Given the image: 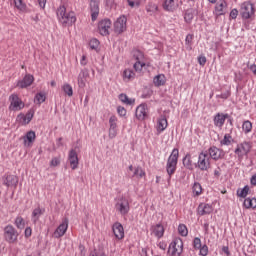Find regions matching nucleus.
Here are the masks:
<instances>
[{"label":"nucleus","mask_w":256,"mask_h":256,"mask_svg":"<svg viewBox=\"0 0 256 256\" xmlns=\"http://www.w3.org/2000/svg\"><path fill=\"white\" fill-rule=\"evenodd\" d=\"M57 19L62 27H72L77 22V16L75 12L68 11L65 5H60L56 11Z\"/></svg>","instance_id":"obj_1"},{"label":"nucleus","mask_w":256,"mask_h":256,"mask_svg":"<svg viewBox=\"0 0 256 256\" xmlns=\"http://www.w3.org/2000/svg\"><path fill=\"white\" fill-rule=\"evenodd\" d=\"M251 149H253V144L249 141L238 143L234 150L235 157H237L238 161H243L249 157Z\"/></svg>","instance_id":"obj_2"},{"label":"nucleus","mask_w":256,"mask_h":256,"mask_svg":"<svg viewBox=\"0 0 256 256\" xmlns=\"http://www.w3.org/2000/svg\"><path fill=\"white\" fill-rule=\"evenodd\" d=\"M179 161V149L174 148L168 157L167 164H166V171L169 175V181H171V176L175 174L177 171V162Z\"/></svg>","instance_id":"obj_3"},{"label":"nucleus","mask_w":256,"mask_h":256,"mask_svg":"<svg viewBox=\"0 0 256 256\" xmlns=\"http://www.w3.org/2000/svg\"><path fill=\"white\" fill-rule=\"evenodd\" d=\"M4 241L10 245H15L19 241V232L11 224L4 228Z\"/></svg>","instance_id":"obj_4"},{"label":"nucleus","mask_w":256,"mask_h":256,"mask_svg":"<svg viewBox=\"0 0 256 256\" xmlns=\"http://www.w3.org/2000/svg\"><path fill=\"white\" fill-rule=\"evenodd\" d=\"M183 255V240L175 238L169 245L168 256H181Z\"/></svg>","instance_id":"obj_5"},{"label":"nucleus","mask_w":256,"mask_h":256,"mask_svg":"<svg viewBox=\"0 0 256 256\" xmlns=\"http://www.w3.org/2000/svg\"><path fill=\"white\" fill-rule=\"evenodd\" d=\"M240 15L242 19H253L255 15V6L253 3L246 1L240 5Z\"/></svg>","instance_id":"obj_6"},{"label":"nucleus","mask_w":256,"mask_h":256,"mask_svg":"<svg viewBox=\"0 0 256 256\" xmlns=\"http://www.w3.org/2000/svg\"><path fill=\"white\" fill-rule=\"evenodd\" d=\"M197 167L200 171H209L211 169V157L207 152H201L198 155Z\"/></svg>","instance_id":"obj_7"},{"label":"nucleus","mask_w":256,"mask_h":256,"mask_svg":"<svg viewBox=\"0 0 256 256\" xmlns=\"http://www.w3.org/2000/svg\"><path fill=\"white\" fill-rule=\"evenodd\" d=\"M133 58L136 61L133 65L134 70L136 71V73H142L143 68L146 65L145 64V54H143V52H141L140 50H135L133 52Z\"/></svg>","instance_id":"obj_8"},{"label":"nucleus","mask_w":256,"mask_h":256,"mask_svg":"<svg viewBox=\"0 0 256 256\" xmlns=\"http://www.w3.org/2000/svg\"><path fill=\"white\" fill-rule=\"evenodd\" d=\"M115 209L120 213V215H127L131 210V206L129 205V200L125 197H121L117 200L115 204Z\"/></svg>","instance_id":"obj_9"},{"label":"nucleus","mask_w":256,"mask_h":256,"mask_svg":"<svg viewBox=\"0 0 256 256\" xmlns=\"http://www.w3.org/2000/svg\"><path fill=\"white\" fill-rule=\"evenodd\" d=\"M10 105L9 110L10 111H21V109L25 108V103L21 98H19V95L12 94L9 97Z\"/></svg>","instance_id":"obj_10"},{"label":"nucleus","mask_w":256,"mask_h":256,"mask_svg":"<svg viewBox=\"0 0 256 256\" xmlns=\"http://www.w3.org/2000/svg\"><path fill=\"white\" fill-rule=\"evenodd\" d=\"M67 229H69V218H64L53 233L54 239H61L67 233Z\"/></svg>","instance_id":"obj_11"},{"label":"nucleus","mask_w":256,"mask_h":256,"mask_svg":"<svg viewBox=\"0 0 256 256\" xmlns=\"http://www.w3.org/2000/svg\"><path fill=\"white\" fill-rule=\"evenodd\" d=\"M114 31L121 35V33H125L127 31V16L121 15L117 20L114 22Z\"/></svg>","instance_id":"obj_12"},{"label":"nucleus","mask_w":256,"mask_h":256,"mask_svg":"<svg viewBox=\"0 0 256 256\" xmlns=\"http://www.w3.org/2000/svg\"><path fill=\"white\" fill-rule=\"evenodd\" d=\"M193 248L196 251H199V255L201 256H207L209 255V246L207 244L202 245L201 244V238L195 237L193 240Z\"/></svg>","instance_id":"obj_13"},{"label":"nucleus","mask_w":256,"mask_h":256,"mask_svg":"<svg viewBox=\"0 0 256 256\" xmlns=\"http://www.w3.org/2000/svg\"><path fill=\"white\" fill-rule=\"evenodd\" d=\"M35 115V110L30 109L26 114H19L16 118V121L20 123V125H29L31 121L33 120V117Z\"/></svg>","instance_id":"obj_14"},{"label":"nucleus","mask_w":256,"mask_h":256,"mask_svg":"<svg viewBox=\"0 0 256 256\" xmlns=\"http://www.w3.org/2000/svg\"><path fill=\"white\" fill-rule=\"evenodd\" d=\"M111 20L109 19H104L101 20L98 23V33H100V35H102L103 37H107V35H109V31L111 30Z\"/></svg>","instance_id":"obj_15"},{"label":"nucleus","mask_w":256,"mask_h":256,"mask_svg":"<svg viewBox=\"0 0 256 256\" xmlns=\"http://www.w3.org/2000/svg\"><path fill=\"white\" fill-rule=\"evenodd\" d=\"M68 161L70 167L73 171L79 168V155L77 154V150L71 149L68 153Z\"/></svg>","instance_id":"obj_16"},{"label":"nucleus","mask_w":256,"mask_h":256,"mask_svg":"<svg viewBox=\"0 0 256 256\" xmlns=\"http://www.w3.org/2000/svg\"><path fill=\"white\" fill-rule=\"evenodd\" d=\"M227 1L219 0L214 8L213 14L215 17H221V15H225L227 13Z\"/></svg>","instance_id":"obj_17"},{"label":"nucleus","mask_w":256,"mask_h":256,"mask_svg":"<svg viewBox=\"0 0 256 256\" xmlns=\"http://www.w3.org/2000/svg\"><path fill=\"white\" fill-rule=\"evenodd\" d=\"M33 81H35V77L31 74H26L22 80L17 82L16 87H19V89H27V87L33 85Z\"/></svg>","instance_id":"obj_18"},{"label":"nucleus","mask_w":256,"mask_h":256,"mask_svg":"<svg viewBox=\"0 0 256 256\" xmlns=\"http://www.w3.org/2000/svg\"><path fill=\"white\" fill-rule=\"evenodd\" d=\"M112 231L114 233V236L118 241H121V239L125 238V229L123 228V225L119 222H116L112 226Z\"/></svg>","instance_id":"obj_19"},{"label":"nucleus","mask_w":256,"mask_h":256,"mask_svg":"<svg viewBox=\"0 0 256 256\" xmlns=\"http://www.w3.org/2000/svg\"><path fill=\"white\" fill-rule=\"evenodd\" d=\"M209 157L214 159V161H219V159H223L225 157V152L215 146H212L208 149Z\"/></svg>","instance_id":"obj_20"},{"label":"nucleus","mask_w":256,"mask_h":256,"mask_svg":"<svg viewBox=\"0 0 256 256\" xmlns=\"http://www.w3.org/2000/svg\"><path fill=\"white\" fill-rule=\"evenodd\" d=\"M229 119V114H223V113H217L214 116V125L215 127H218L219 129H222L225 125V121Z\"/></svg>","instance_id":"obj_21"},{"label":"nucleus","mask_w":256,"mask_h":256,"mask_svg":"<svg viewBox=\"0 0 256 256\" xmlns=\"http://www.w3.org/2000/svg\"><path fill=\"white\" fill-rule=\"evenodd\" d=\"M169 127V122L167 121V118L165 116H161L160 118L157 119L156 121V131L159 134L163 133L165 129Z\"/></svg>","instance_id":"obj_22"},{"label":"nucleus","mask_w":256,"mask_h":256,"mask_svg":"<svg viewBox=\"0 0 256 256\" xmlns=\"http://www.w3.org/2000/svg\"><path fill=\"white\" fill-rule=\"evenodd\" d=\"M19 183V178L15 175H6L3 177V185L6 187H17Z\"/></svg>","instance_id":"obj_23"},{"label":"nucleus","mask_w":256,"mask_h":256,"mask_svg":"<svg viewBox=\"0 0 256 256\" xmlns=\"http://www.w3.org/2000/svg\"><path fill=\"white\" fill-rule=\"evenodd\" d=\"M90 11H91L92 21H97V17H99V1L97 0L90 1Z\"/></svg>","instance_id":"obj_24"},{"label":"nucleus","mask_w":256,"mask_h":256,"mask_svg":"<svg viewBox=\"0 0 256 256\" xmlns=\"http://www.w3.org/2000/svg\"><path fill=\"white\" fill-rule=\"evenodd\" d=\"M147 105L141 104L136 108V117L139 121H145L147 119Z\"/></svg>","instance_id":"obj_25"},{"label":"nucleus","mask_w":256,"mask_h":256,"mask_svg":"<svg viewBox=\"0 0 256 256\" xmlns=\"http://www.w3.org/2000/svg\"><path fill=\"white\" fill-rule=\"evenodd\" d=\"M198 215H211L213 213V206L207 203H200L198 206Z\"/></svg>","instance_id":"obj_26"},{"label":"nucleus","mask_w":256,"mask_h":256,"mask_svg":"<svg viewBox=\"0 0 256 256\" xmlns=\"http://www.w3.org/2000/svg\"><path fill=\"white\" fill-rule=\"evenodd\" d=\"M129 171H132V178L136 177V179H143V177H145L146 173L145 170H143V168H141L140 166L138 167H133V165H130L128 167Z\"/></svg>","instance_id":"obj_27"},{"label":"nucleus","mask_w":256,"mask_h":256,"mask_svg":"<svg viewBox=\"0 0 256 256\" xmlns=\"http://www.w3.org/2000/svg\"><path fill=\"white\" fill-rule=\"evenodd\" d=\"M162 7H163L164 11L173 13V11H176V9H177V7H179V5L177 4V2H175V0H164Z\"/></svg>","instance_id":"obj_28"},{"label":"nucleus","mask_w":256,"mask_h":256,"mask_svg":"<svg viewBox=\"0 0 256 256\" xmlns=\"http://www.w3.org/2000/svg\"><path fill=\"white\" fill-rule=\"evenodd\" d=\"M36 135L34 131H29L26 133V135L23 137L24 146L25 147H32L33 143H35Z\"/></svg>","instance_id":"obj_29"},{"label":"nucleus","mask_w":256,"mask_h":256,"mask_svg":"<svg viewBox=\"0 0 256 256\" xmlns=\"http://www.w3.org/2000/svg\"><path fill=\"white\" fill-rule=\"evenodd\" d=\"M151 232L157 239H161L163 235H165V227L162 224L153 225L151 227Z\"/></svg>","instance_id":"obj_30"},{"label":"nucleus","mask_w":256,"mask_h":256,"mask_svg":"<svg viewBox=\"0 0 256 256\" xmlns=\"http://www.w3.org/2000/svg\"><path fill=\"white\" fill-rule=\"evenodd\" d=\"M153 83L155 87H163V85L167 83V77L165 76V74H158L154 77Z\"/></svg>","instance_id":"obj_31"},{"label":"nucleus","mask_w":256,"mask_h":256,"mask_svg":"<svg viewBox=\"0 0 256 256\" xmlns=\"http://www.w3.org/2000/svg\"><path fill=\"white\" fill-rule=\"evenodd\" d=\"M45 213V209H41L40 207H37L32 212V221L33 223H37L39 219L41 218V215Z\"/></svg>","instance_id":"obj_32"},{"label":"nucleus","mask_w":256,"mask_h":256,"mask_svg":"<svg viewBox=\"0 0 256 256\" xmlns=\"http://www.w3.org/2000/svg\"><path fill=\"white\" fill-rule=\"evenodd\" d=\"M14 225L17 229H20V231H23L25 229V218L23 216H17L14 220Z\"/></svg>","instance_id":"obj_33"},{"label":"nucleus","mask_w":256,"mask_h":256,"mask_svg":"<svg viewBox=\"0 0 256 256\" xmlns=\"http://www.w3.org/2000/svg\"><path fill=\"white\" fill-rule=\"evenodd\" d=\"M243 207H245V209H256V198H245Z\"/></svg>","instance_id":"obj_34"},{"label":"nucleus","mask_w":256,"mask_h":256,"mask_svg":"<svg viewBox=\"0 0 256 256\" xmlns=\"http://www.w3.org/2000/svg\"><path fill=\"white\" fill-rule=\"evenodd\" d=\"M183 165L186 167V169H189L190 171H193V160L191 159V154H186V156L183 158Z\"/></svg>","instance_id":"obj_35"},{"label":"nucleus","mask_w":256,"mask_h":256,"mask_svg":"<svg viewBox=\"0 0 256 256\" xmlns=\"http://www.w3.org/2000/svg\"><path fill=\"white\" fill-rule=\"evenodd\" d=\"M192 193L193 197H199V195H202L203 187L199 182H195L194 185L192 186Z\"/></svg>","instance_id":"obj_36"},{"label":"nucleus","mask_w":256,"mask_h":256,"mask_svg":"<svg viewBox=\"0 0 256 256\" xmlns=\"http://www.w3.org/2000/svg\"><path fill=\"white\" fill-rule=\"evenodd\" d=\"M86 83H87V74L81 71L78 75V86L80 87V89H84Z\"/></svg>","instance_id":"obj_37"},{"label":"nucleus","mask_w":256,"mask_h":256,"mask_svg":"<svg viewBox=\"0 0 256 256\" xmlns=\"http://www.w3.org/2000/svg\"><path fill=\"white\" fill-rule=\"evenodd\" d=\"M14 5L18 11L22 13H27V4L23 2V0H14Z\"/></svg>","instance_id":"obj_38"},{"label":"nucleus","mask_w":256,"mask_h":256,"mask_svg":"<svg viewBox=\"0 0 256 256\" xmlns=\"http://www.w3.org/2000/svg\"><path fill=\"white\" fill-rule=\"evenodd\" d=\"M123 79L124 81H131L132 79H135V72L131 69H125L123 71Z\"/></svg>","instance_id":"obj_39"},{"label":"nucleus","mask_w":256,"mask_h":256,"mask_svg":"<svg viewBox=\"0 0 256 256\" xmlns=\"http://www.w3.org/2000/svg\"><path fill=\"white\" fill-rule=\"evenodd\" d=\"M119 100L124 103L125 105H134L135 99L127 97L126 94H120Z\"/></svg>","instance_id":"obj_40"},{"label":"nucleus","mask_w":256,"mask_h":256,"mask_svg":"<svg viewBox=\"0 0 256 256\" xmlns=\"http://www.w3.org/2000/svg\"><path fill=\"white\" fill-rule=\"evenodd\" d=\"M62 91L67 95L68 97H73V86L69 83H65L62 86Z\"/></svg>","instance_id":"obj_41"},{"label":"nucleus","mask_w":256,"mask_h":256,"mask_svg":"<svg viewBox=\"0 0 256 256\" xmlns=\"http://www.w3.org/2000/svg\"><path fill=\"white\" fill-rule=\"evenodd\" d=\"M193 39H194L193 34H188L186 36L185 45H186L187 51H191L193 49Z\"/></svg>","instance_id":"obj_42"},{"label":"nucleus","mask_w":256,"mask_h":256,"mask_svg":"<svg viewBox=\"0 0 256 256\" xmlns=\"http://www.w3.org/2000/svg\"><path fill=\"white\" fill-rule=\"evenodd\" d=\"M194 15H195V11H193V9L186 10L184 14V21L186 23H191V21H193Z\"/></svg>","instance_id":"obj_43"},{"label":"nucleus","mask_w":256,"mask_h":256,"mask_svg":"<svg viewBox=\"0 0 256 256\" xmlns=\"http://www.w3.org/2000/svg\"><path fill=\"white\" fill-rule=\"evenodd\" d=\"M242 130L246 134L251 133V131H253V123H251L249 120L244 121L242 124Z\"/></svg>","instance_id":"obj_44"},{"label":"nucleus","mask_w":256,"mask_h":256,"mask_svg":"<svg viewBox=\"0 0 256 256\" xmlns=\"http://www.w3.org/2000/svg\"><path fill=\"white\" fill-rule=\"evenodd\" d=\"M231 143H233V137L231 136V134H225L224 138L220 141L221 146H229L231 145Z\"/></svg>","instance_id":"obj_45"},{"label":"nucleus","mask_w":256,"mask_h":256,"mask_svg":"<svg viewBox=\"0 0 256 256\" xmlns=\"http://www.w3.org/2000/svg\"><path fill=\"white\" fill-rule=\"evenodd\" d=\"M147 13H150V15H153V13H157L159 11V6L155 3H149L146 6Z\"/></svg>","instance_id":"obj_46"},{"label":"nucleus","mask_w":256,"mask_h":256,"mask_svg":"<svg viewBox=\"0 0 256 256\" xmlns=\"http://www.w3.org/2000/svg\"><path fill=\"white\" fill-rule=\"evenodd\" d=\"M247 195H249V186H245L244 188L237 190L238 197L245 199V197H247Z\"/></svg>","instance_id":"obj_47"},{"label":"nucleus","mask_w":256,"mask_h":256,"mask_svg":"<svg viewBox=\"0 0 256 256\" xmlns=\"http://www.w3.org/2000/svg\"><path fill=\"white\" fill-rule=\"evenodd\" d=\"M178 233L182 237H187V235H189V230L187 229V226L185 224H180L178 226Z\"/></svg>","instance_id":"obj_48"},{"label":"nucleus","mask_w":256,"mask_h":256,"mask_svg":"<svg viewBox=\"0 0 256 256\" xmlns=\"http://www.w3.org/2000/svg\"><path fill=\"white\" fill-rule=\"evenodd\" d=\"M99 40H97V38H92L89 42V47L90 49H92L93 51H97V49L99 48Z\"/></svg>","instance_id":"obj_49"},{"label":"nucleus","mask_w":256,"mask_h":256,"mask_svg":"<svg viewBox=\"0 0 256 256\" xmlns=\"http://www.w3.org/2000/svg\"><path fill=\"white\" fill-rule=\"evenodd\" d=\"M45 94L43 93H38L36 94L34 101L37 103V105H41V103H45Z\"/></svg>","instance_id":"obj_50"},{"label":"nucleus","mask_w":256,"mask_h":256,"mask_svg":"<svg viewBox=\"0 0 256 256\" xmlns=\"http://www.w3.org/2000/svg\"><path fill=\"white\" fill-rule=\"evenodd\" d=\"M110 129H117V116H111L109 119Z\"/></svg>","instance_id":"obj_51"},{"label":"nucleus","mask_w":256,"mask_h":256,"mask_svg":"<svg viewBox=\"0 0 256 256\" xmlns=\"http://www.w3.org/2000/svg\"><path fill=\"white\" fill-rule=\"evenodd\" d=\"M59 165H61V159L57 157L52 158L50 161V167H59Z\"/></svg>","instance_id":"obj_52"},{"label":"nucleus","mask_w":256,"mask_h":256,"mask_svg":"<svg viewBox=\"0 0 256 256\" xmlns=\"http://www.w3.org/2000/svg\"><path fill=\"white\" fill-rule=\"evenodd\" d=\"M108 137L109 139H115L117 137V128H109Z\"/></svg>","instance_id":"obj_53"},{"label":"nucleus","mask_w":256,"mask_h":256,"mask_svg":"<svg viewBox=\"0 0 256 256\" xmlns=\"http://www.w3.org/2000/svg\"><path fill=\"white\" fill-rule=\"evenodd\" d=\"M117 112L120 117H125V115H127V110L123 106H119Z\"/></svg>","instance_id":"obj_54"},{"label":"nucleus","mask_w":256,"mask_h":256,"mask_svg":"<svg viewBox=\"0 0 256 256\" xmlns=\"http://www.w3.org/2000/svg\"><path fill=\"white\" fill-rule=\"evenodd\" d=\"M24 235L26 239H29V237H31V235H33V229H31V227H26L25 231H24Z\"/></svg>","instance_id":"obj_55"},{"label":"nucleus","mask_w":256,"mask_h":256,"mask_svg":"<svg viewBox=\"0 0 256 256\" xmlns=\"http://www.w3.org/2000/svg\"><path fill=\"white\" fill-rule=\"evenodd\" d=\"M219 99H229L231 97V91H226L220 95H217Z\"/></svg>","instance_id":"obj_56"},{"label":"nucleus","mask_w":256,"mask_h":256,"mask_svg":"<svg viewBox=\"0 0 256 256\" xmlns=\"http://www.w3.org/2000/svg\"><path fill=\"white\" fill-rule=\"evenodd\" d=\"M238 15H239V10H237L235 8L231 10V12H230L231 19H237Z\"/></svg>","instance_id":"obj_57"},{"label":"nucleus","mask_w":256,"mask_h":256,"mask_svg":"<svg viewBox=\"0 0 256 256\" xmlns=\"http://www.w3.org/2000/svg\"><path fill=\"white\" fill-rule=\"evenodd\" d=\"M198 63L202 67H204L205 63H207V58L205 56H199L198 57Z\"/></svg>","instance_id":"obj_58"},{"label":"nucleus","mask_w":256,"mask_h":256,"mask_svg":"<svg viewBox=\"0 0 256 256\" xmlns=\"http://www.w3.org/2000/svg\"><path fill=\"white\" fill-rule=\"evenodd\" d=\"M221 173H222L221 168L220 167L216 168L214 170V177H217V178L221 177Z\"/></svg>","instance_id":"obj_59"},{"label":"nucleus","mask_w":256,"mask_h":256,"mask_svg":"<svg viewBox=\"0 0 256 256\" xmlns=\"http://www.w3.org/2000/svg\"><path fill=\"white\" fill-rule=\"evenodd\" d=\"M80 65H82L83 67H85V65H87V56L83 55L81 60H80Z\"/></svg>","instance_id":"obj_60"},{"label":"nucleus","mask_w":256,"mask_h":256,"mask_svg":"<svg viewBox=\"0 0 256 256\" xmlns=\"http://www.w3.org/2000/svg\"><path fill=\"white\" fill-rule=\"evenodd\" d=\"M38 4L41 9H45V5H47V0H38Z\"/></svg>","instance_id":"obj_61"},{"label":"nucleus","mask_w":256,"mask_h":256,"mask_svg":"<svg viewBox=\"0 0 256 256\" xmlns=\"http://www.w3.org/2000/svg\"><path fill=\"white\" fill-rule=\"evenodd\" d=\"M222 251H223V253H225V255H227V256H229V255H230L229 247H227V246H223V247H222Z\"/></svg>","instance_id":"obj_62"},{"label":"nucleus","mask_w":256,"mask_h":256,"mask_svg":"<svg viewBox=\"0 0 256 256\" xmlns=\"http://www.w3.org/2000/svg\"><path fill=\"white\" fill-rule=\"evenodd\" d=\"M126 1H127L128 5H129V7H135V5H137V1L136 2L133 1V0H126Z\"/></svg>","instance_id":"obj_63"},{"label":"nucleus","mask_w":256,"mask_h":256,"mask_svg":"<svg viewBox=\"0 0 256 256\" xmlns=\"http://www.w3.org/2000/svg\"><path fill=\"white\" fill-rule=\"evenodd\" d=\"M250 183L251 185H256V174L251 177Z\"/></svg>","instance_id":"obj_64"}]
</instances>
